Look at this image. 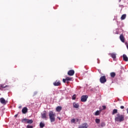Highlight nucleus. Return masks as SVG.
Here are the masks:
<instances>
[{
	"mask_svg": "<svg viewBox=\"0 0 128 128\" xmlns=\"http://www.w3.org/2000/svg\"><path fill=\"white\" fill-rule=\"evenodd\" d=\"M114 120L115 122H124V115L118 113L116 115Z\"/></svg>",
	"mask_w": 128,
	"mask_h": 128,
	"instance_id": "f257e3e1",
	"label": "nucleus"
},
{
	"mask_svg": "<svg viewBox=\"0 0 128 128\" xmlns=\"http://www.w3.org/2000/svg\"><path fill=\"white\" fill-rule=\"evenodd\" d=\"M48 116L51 122H56V113L52 111H50L48 113Z\"/></svg>",
	"mask_w": 128,
	"mask_h": 128,
	"instance_id": "f03ea898",
	"label": "nucleus"
},
{
	"mask_svg": "<svg viewBox=\"0 0 128 128\" xmlns=\"http://www.w3.org/2000/svg\"><path fill=\"white\" fill-rule=\"evenodd\" d=\"M100 82L101 84L106 82V78L105 76H102L100 78Z\"/></svg>",
	"mask_w": 128,
	"mask_h": 128,
	"instance_id": "7ed1b4c3",
	"label": "nucleus"
},
{
	"mask_svg": "<svg viewBox=\"0 0 128 128\" xmlns=\"http://www.w3.org/2000/svg\"><path fill=\"white\" fill-rule=\"evenodd\" d=\"M88 96L86 95H83L81 97V102H86V101L88 100Z\"/></svg>",
	"mask_w": 128,
	"mask_h": 128,
	"instance_id": "20e7f679",
	"label": "nucleus"
},
{
	"mask_svg": "<svg viewBox=\"0 0 128 128\" xmlns=\"http://www.w3.org/2000/svg\"><path fill=\"white\" fill-rule=\"evenodd\" d=\"M42 118H45L46 120L48 118V116H46V112L44 111L42 114H41Z\"/></svg>",
	"mask_w": 128,
	"mask_h": 128,
	"instance_id": "39448f33",
	"label": "nucleus"
},
{
	"mask_svg": "<svg viewBox=\"0 0 128 128\" xmlns=\"http://www.w3.org/2000/svg\"><path fill=\"white\" fill-rule=\"evenodd\" d=\"M68 76H74V70H70L68 71Z\"/></svg>",
	"mask_w": 128,
	"mask_h": 128,
	"instance_id": "423d86ee",
	"label": "nucleus"
},
{
	"mask_svg": "<svg viewBox=\"0 0 128 128\" xmlns=\"http://www.w3.org/2000/svg\"><path fill=\"white\" fill-rule=\"evenodd\" d=\"M0 102L2 104H6V103L8 102L7 101L4 100L3 98H0Z\"/></svg>",
	"mask_w": 128,
	"mask_h": 128,
	"instance_id": "0eeeda50",
	"label": "nucleus"
},
{
	"mask_svg": "<svg viewBox=\"0 0 128 128\" xmlns=\"http://www.w3.org/2000/svg\"><path fill=\"white\" fill-rule=\"evenodd\" d=\"M53 84L54 86H60L61 84L60 82L58 81V80H56L53 83Z\"/></svg>",
	"mask_w": 128,
	"mask_h": 128,
	"instance_id": "6e6552de",
	"label": "nucleus"
},
{
	"mask_svg": "<svg viewBox=\"0 0 128 128\" xmlns=\"http://www.w3.org/2000/svg\"><path fill=\"white\" fill-rule=\"evenodd\" d=\"M109 56H110L113 60H116V54L114 53H110Z\"/></svg>",
	"mask_w": 128,
	"mask_h": 128,
	"instance_id": "1a4fd4ad",
	"label": "nucleus"
},
{
	"mask_svg": "<svg viewBox=\"0 0 128 128\" xmlns=\"http://www.w3.org/2000/svg\"><path fill=\"white\" fill-rule=\"evenodd\" d=\"M120 40H121V42H124V34H121L120 36Z\"/></svg>",
	"mask_w": 128,
	"mask_h": 128,
	"instance_id": "9d476101",
	"label": "nucleus"
},
{
	"mask_svg": "<svg viewBox=\"0 0 128 128\" xmlns=\"http://www.w3.org/2000/svg\"><path fill=\"white\" fill-rule=\"evenodd\" d=\"M88 124L84 123L80 126L78 128H88Z\"/></svg>",
	"mask_w": 128,
	"mask_h": 128,
	"instance_id": "9b49d317",
	"label": "nucleus"
},
{
	"mask_svg": "<svg viewBox=\"0 0 128 128\" xmlns=\"http://www.w3.org/2000/svg\"><path fill=\"white\" fill-rule=\"evenodd\" d=\"M62 110V107L61 106H58L56 108V112H60V110Z\"/></svg>",
	"mask_w": 128,
	"mask_h": 128,
	"instance_id": "f8f14e48",
	"label": "nucleus"
},
{
	"mask_svg": "<svg viewBox=\"0 0 128 128\" xmlns=\"http://www.w3.org/2000/svg\"><path fill=\"white\" fill-rule=\"evenodd\" d=\"M22 114H26L28 112V108L24 107L22 109Z\"/></svg>",
	"mask_w": 128,
	"mask_h": 128,
	"instance_id": "ddd939ff",
	"label": "nucleus"
},
{
	"mask_svg": "<svg viewBox=\"0 0 128 128\" xmlns=\"http://www.w3.org/2000/svg\"><path fill=\"white\" fill-rule=\"evenodd\" d=\"M73 106L74 108H80V105L78 104H76V102H74L73 104Z\"/></svg>",
	"mask_w": 128,
	"mask_h": 128,
	"instance_id": "4468645a",
	"label": "nucleus"
},
{
	"mask_svg": "<svg viewBox=\"0 0 128 128\" xmlns=\"http://www.w3.org/2000/svg\"><path fill=\"white\" fill-rule=\"evenodd\" d=\"M123 60L124 62H128V58L125 54H123Z\"/></svg>",
	"mask_w": 128,
	"mask_h": 128,
	"instance_id": "2eb2a0df",
	"label": "nucleus"
},
{
	"mask_svg": "<svg viewBox=\"0 0 128 128\" xmlns=\"http://www.w3.org/2000/svg\"><path fill=\"white\" fill-rule=\"evenodd\" d=\"M45 126H46V124H44V122H40V128H44Z\"/></svg>",
	"mask_w": 128,
	"mask_h": 128,
	"instance_id": "dca6fc26",
	"label": "nucleus"
},
{
	"mask_svg": "<svg viewBox=\"0 0 128 128\" xmlns=\"http://www.w3.org/2000/svg\"><path fill=\"white\" fill-rule=\"evenodd\" d=\"M126 14H122L121 16L122 20H126Z\"/></svg>",
	"mask_w": 128,
	"mask_h": 128,
	"instance_id": "f3484780",
	"label": "nucleus"
},
{
	"mask_svg": "<svg viewBox=\"0 0 128 128\" xmlns=\"http://www.w3.org/2000/svg\"><path fill=\"white\" fill-rule=\"evenodd\" d=\"M66 82H70V81L72 80V78H70V77H68V76L66 77Z\"/></svg>",
	"mask_w": 128,
	"mask_h": 128,
	"instance_id": "a211bd4d",
	"label": "nucleus"
},
{
	"mask_svg": "<svg viewBox=\"0 0 128 128\" xmlns=\"http://www.w3.org/2000/svg\"><path fill=\"white\" fill-rule=\"evenodd\" d=\"M110 76L111 78H114L116 76V72H112L110 74Z\"/></svg>",
	"mask_w": 128,
	"mask_h": 128,
	"instance_id": "6ab92c4d",
	"label": "nucleus"
},
{
	"mask_svg": "<svg viewBox=\"0 0 128 128\" xmlns=\"http://www.w3.org/2000/svg\"><path fill=\"white\" fill-rule=\"evenodd\" d=\"M118 114V110L117 109H114L113 110L112 114Z\"/></svg>",
	"mask_w": 128,
	"mask_h": 128,
	"instance_id": "aec40b11",
	"label": "nucleus"
},
{
	"mask_svg": "<svg viewBox=\"0 0 128 128\" xmlns=\"http://www.w3.org/2000/svg\"><path fill=\"white\" fill-rule=\"evenodd\" d=\"M32 122H34V121L32 120H28L27 121V124H32Z\"/></svg>",
	"mask_w": 128,
	"mask_h": 128,
	"instance_id": "412c9836",
	"label": "nucleus"
},
{
	"mask_svg": "<svg viewBox=\"0 0 128 128\" xmlns=\"http://www.w3.org/2000/svg\"><path fill=\"white\" fill-rule=\"evenodd\" d=\"M95 122H96V124H100V120L98 118H96L95 120Z\"/></svg>",
	"mask_w": 128,
	"mask_h": 128,
	"instance_id": "4be33fe9",
	"label": "nucleus"
},
{
	"mask_svg": "<svg viewBox=\"0 0 128 128\" xmlns=\"http://www.w3.org/2000/svg\"><path fill=\"white\" fill-rule=\"evenodd\" d=\"M95 116H100V111H96V112H95Z\"/></svg>",
	"mask_w": 128,
	"mask_h": 128,
	"instance_id": "5701e85b",
	"label": "nucleus"
},
{
	"mask_svg": "<svg viewBox=\"0 0 128 128\" xmlns=\"http://www.w3.org/2000/svg\"><path fill=\"white\" fill-rule=\"evenodd\" d=\"M28 119L24 118L22 120V122H26L28 124Z\"/></svg>",
	"mask_w": 128,
	"mask_h": 128,
	"instance_id": "b1692460",
	"label": "nucleus"
},
{
	"mask_svg": "<svg viewBox=\"0 0 128 128\" xmlns=\"http://www.w3.org/2000/svg\"><path fill=\"white\" fill-rule=\"evenodd\" d=\"M76 94L73 95L72 97V100H76Z\"/></svg>",
	"mask_w": 128,
	"mask_h": 128,
	"instance_id": "393cba45",
	"label": "nucleus"
},
{
	"mask_svg": "<svg viewBox=\"0 0 128 128\" xmlns=\"http://www.w3.org/2000/svg\"><path fill=\"white\" fill-rule=\"evenodd\" d=\"M71 122H72V124H74V122H76V119H74V118L72 119V120H71Z\"/></svg>",
	"mask_w": 128,
	"mask_h": 128,
	"instance_id": "a878e982",
	"label": "nucleus"
},
{
	"mask_svg": "<svg viewBox=\"0 0 128 128\" xmlns=\"http://www.w3.org/2000/svg\"><path fill=\"white\" fill-rule=\"evenodd\" d=\"M8 86H4V84H2L1 88H7Z\"/></svg>",
	"mask_w": 128,
	"mask_h": 128,
	"instance_id": "bb28decb",
	"label": "nucleus"
},
{
	"mask_svg": "<svg viewBox=\"0 0 128 128\" xmlns=\"http://www.w3.org/2000/svg\"><path fill=\"white\" fill-rule=\"evenodd\" d=\"M106 126V123H104V122H102V124H101V126H102V128H104V126Z\"/></svg>",
	"mask_w": 128,
	"mask_h": 128,
	"instance_id": "cd10ccee",
	"label": "nucleus"
},
{
	"mask_svg": "<svg viewBox=\"0 0 128 128\" xmlns=\"http://www.w3.org/2000/svg\"><path fill=\"white\" fill-rule=\"evenodd\" d=\"M62 82H64V84H66V78H63L62 79Z\"/></svg>",
	"mask_w": 128,
	"mask_h": 128,
	"instance_id": "c85d7f7f",
	"label": "nucleus"
},
{
	"mask_svg": "<svg viewBox=\"0 0 128 128\" xmlns=\"http://www.w3.org/2000/svg\"><path fill=\"white\" fill-rule=\"evenodd\" d=\"M33 126H32L28 125L27 128H32Z\"/></svg>",
	"mask_w": 128,
	"mask_h": 128,
	"instance_id": "c756f323",
	"label": "nucleus"
},
{
	"mask_svg": "<svg viewBox=\"0 0 128 128\" xmlns=\"http://www.w3.org/2000/svg\"><path fill=\"white\" fill-rule=\"evenodd\" d=\"M120 108L122 109V110H124V106H120Z\"/></svg>",
	"mask_w": 128,
	"mask_h": 128,
	"instance_id": "7c9ffc66",
	"label": "nucleus"
},
{
	"mask_svg": "<svg viewBox=\"0 0 128 128\" xmlns=\"http://www.w3.org/2000/svg\"><path fill=\"white\" fill-rule=\"evenodd\" d=\"M102 108H103V110H106V106H102Z\"/></svg>",
	"mask_w": 128,
	"mask_h": 128,
	"instance_id": "2f4dec72",
	"label": "nucleus"
},
{
	"mask_svg": "<svg viewBox=\"0 0 128 128\" xmlns=\"http://www.w3.org/2000/svg\"><path fill=\"white\" fill-rule=\"evenodd\" d=\"M14 118H18V114H16V115L14 116Z\"/></svg>",
	"mask_w": 128,
	"mask_h": 128,
	"instance_id": "473e14b6",
	"label": "nucleus"
},
{
	"mask_svg": "<svg viewBox=\"0 0 128 128\" xmlns=\"http://www.w3.org/2000/svg\"><path fill=\"white\" fill-rule=\"evenodd\" d=\"M57 118H58L59 120H61L60 118V117H58Z\"/></svg>",
	"mask_w": 128,
	"mask_h": 128,
	"instance_id": "72a5a7b5",
	"label": "nucleus"
},
{
	"mask_svg": "<svg viewBox=\"0 0 128 128\" xmlns=\"http://www.w3.org/2000/svg\"><path fill=\"white\" fill-rule=\"evenodd\" d=\"M18 108H22V106H19Z\"/></svg>",
	"mask_w": 128,
	"mask_h": 128,
	"instance_id": "f704fd0d",
	"label": "nucleus"
},
{
	"mask_svg": "<svg viewBox=\"0 0 128 128\" xmlns=\"http://www.w3.org/2000/svg\"><path fill=\"white\" fill-rule=\"evenodd\" d=\"M66 84H68V82H70L68 81H66Z\"/></svg>",
	"mask_w": 128,
	"mask_h": 128,
	"instance_id": "c9c22d12",
	"label": "nucleus"
},
{
	"mask_svg": "<svg viewBox=\"0 0 128 128\" xmlns=\"http://www.w3.org/2000/svg\"><path fill=\"white\" fill-rule=\"evenodd\" d=\"M126 110H127V112L128 114V108L126 109Z\"/></svg>",
	"mask_w": 128,
	"mask_h": 128,
	"instance_id": "e433bc0d",
	"label": "nucleus"
},
{
	"mask_svg": "<svg viewBox=\"0 0 128 128\" xmlns=\"http://www.w3.org/2000/svg\"><path fill=\"white\" fill-rule=\"evenodd\" d=\"M121 0H119V2H120Z\"/></svg>",
	"mask_w": 128,
	"mask_h": 128,
	"instance_id": "4c0bfd02",
	"label": "nucleus"
}]
</instances>
